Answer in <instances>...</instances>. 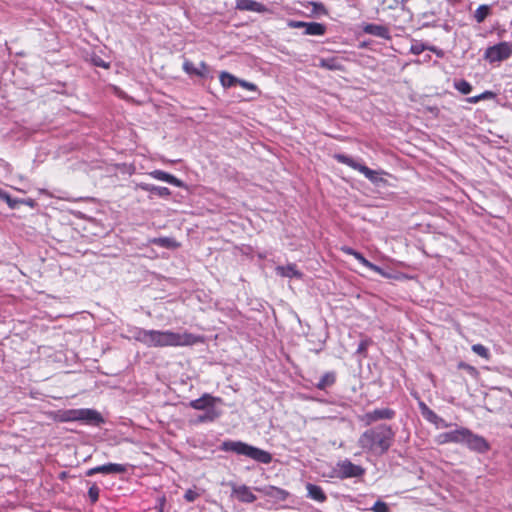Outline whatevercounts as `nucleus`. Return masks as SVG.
<instances>
[{
  "label": "nucleus",
  "mask_w": 512,
  "mask_h": 512,
  "mask_svg": "<svg viewBox=\"0 0 512 512\" xmlns=\"http://www.w3.org/2000/svg\"><path fill=\"white\" fill-rule=\"evenodd\" d=\"M394 438L395 431L392 426L379 424L364 431L358 439V445L363 450L383 455L392 446Z\"/></svg>",
  "instance_id": "nucleus-1"
},
{
  "label": "nucleus",
  "mask_w": 512,
  "mask_h": 512,
  "mask_svg": "<svg viewBox=\"0 0 512 512\" xmlns=\"http://www.w3.org/2000/svg\"><path fill=\"white\" fill-rule=\"evenodd\" d=\"M439 442L464 444L473 452L484 454L491 448L489 442L478 434L473 433L470 429L461 427L459 429L441 433Z\"/></svg>",
  "instance_id": "nucleus-2"
},
{
  "label": "nucleus",
  "mask_w": 512,
  "mask_h": 512,
  "mask_svg": "<svg viewBox=\"0 0 512 512\" xmlns=\"http://www.w3.org/2000/svg\"><path fill=\"white\" fill-rule=\"evenodd\" d=\"M219 449L223 452H233L237 455L246 456L262 464H269L273 459L270 452L240 440H225L221 443Z\"/></svg>",
  "instance_id": "nucleus-3"
},
{
  "label": "nucleus",
  "mask_w": 512,
  "mask_h": 512,
  "mask_svg": "<svg viewBox=\"0 0 512 512\" xmlns=\"http://www.w3.org/2000/svg\"><path fill=\"white\" fill-rule=\"evenodd\" d=\"M196 342L191 333H176L172 331L150 330L148 347L184 346Z\"/></svg>",
  "instance_id": "nucleus-4"
},
{
  "label": "nucleus",
  "mask_w": 512,
  "mask_h": 512,
  "mask_svg": "<svg viewBox=\"0 0 512 512\" xmlns=\"http://www.w3.org/2000/svg\"><path fill=\"white\" fill-rule=\"evenodd\" d=\"M334 159L341 163L349 166L350 168L359 171L362 173L371 183H373L376 186H385L387 185V180L381 177V175L387 174L383 170H373L370 169L365 164L360 163L359 161L355 160L354 158L342 154V153H336L334 154Z\"/></svg>",
  "instance_id": "nucleus-5"
},
{
  "label": "nucleus",
  "mask_w": 512,
  "mask_h": 512,
  "mask_svg": "<svg viewBox=\"0 0 512 512\" xmlns=\"http://www.w3.org/2000/svg\"><path fill=\"white\" fill-rule=\"evenodd\" d=\"M333 473L336 478L344 480L362 477L365 474V469L361 465L354 464L350 460L345 459L336 464Z\"/></svg>",
  "instance_id": "nucleus-6"
},
{
  "label": "nucleus",
  "mask_w": 512,
  "mask_h": 512,
  "mask_svg": "<svg viewBox=\"0 0 512 512\" xmlns=\"http://www.w3.org/2000/svg\"><path fill=\"white\" fill-rule=\"evenodd\" d=\"M512 54L511 42H499L493 46H489L484 53V59L490 63L501 62L508 59Z\"/></svg>",
  "instance_id": "nucleus-7"
},
{
  "label": "nucleus",
  "mask_w": 512,
  "mask_h": 512,
  "mask_svg": "<svg viewBox=\"0 0 512 512\" xmlns=\"http://www.w3.org/2000/svg\"><path fill=\"white\" fill-rule=\"evenodd\" d=\"M287 26L293 29L303 28L304 35L310 36H323L327 31L326 25L318 22H305L291 19L288 20Z\"/></svg>",
  "instance_id": "nucleus-8"
},
{
  "label": "nucleus",
  "mask_w": 512,
  "mask_h": 512,
  "mask_svg": "<svg viewBox=\"0 0 512 512\" xmlns=\"http://www.w3.org/2000/svg\"><path fill=\"white\" fill-rule=\"evenodd\" d=\"M223 400L220 397H215L209 393H204L201 397L191 400L188 406L195 410H201L204 412L212 410H218L216 404L222 403Z\"/></svg>",
  "instance_id": "nucleus-9"
},
{
  "label": "nucleus",
  "mask_w": 512,
  "mask_h": 512,
  "mask_svg": "<svg viewBox=\"0 0 512 512\" xmlns=\"http://www.w3.org/2000/svg\"><path fill=\"white\" fill-rule=\"evenodd\" d=\"M231 497H235L240 503L250 504L257 500V496L252 492V489L243 484L237 485L234 482H230Z\"/></svg>",
  "instance_id": "nucleus-10"
},
{
  "label": "nucleus",
  "mask_w": 512,
  "mask_h": 512,
  "mask_svg": "<svg viewBox=\"0 0 512 512\" xmlns=\"http://www.w3.org/2000/svg\"><path fill=\"white\" fill-rule=\"evenodd\" d=\"M78 421L90 425L99 427L105 423V419L100 412L91 408H80L78 413Z\"/></svg>",
  "instance_id": "nucleus-11"
},
{
  "label": "nucleus",
  "mask_w": 512,
  "mask_h": 512,
  "mask_svg": "<svg viewBox=\"0 0 512 512\" xmlns=\"http://www.w3.org/2000/svg\"><path fill=\"white\" fill-rule=\"evenodd\" d=\"M396 412L391 408H377L372 411L366 412L363 415L362 421L366 425H370L379 420H391L395 417Z\"/></svg>",
  "instance_id": "nucleus-12"
},
{
  "label": "nucleus",
  "mask_w": 512,
  "mask_h": 512,
  "mask_svg": "<svg viewBox=\"0 0 512 512\" xmlns=\"http://www.w3.org/2000/svg\"><path fill=\"white\" fill-rule=\"evenodd\" d=\"M418 407L422 417L435 425L437 428H446L448 427L447 422L438 416L432 409H430L423 401L418 402Z\"/></svg>",
  "instance_id": "nucleus-13"
},
{
  "label": "nucleus",
  "mask_w": 512,
  "mask_h": 512,
  "mask_svg": "<svg viewBox=\"0 0 512 512\" xmlns=\"http://www.w3.org/2000/svg\"><path fill=\"white\" fill-rule=\"evenodd\" d=\"M149 175L156 180L164 181L166 183H169V184L179 187V188L188 189V186L185 182H183L181 179L175 177L174 175H172L166 171L153 170V171L149 172Z\"/></svg>",
  "instance_id": "nucleus-14"
},
{
  "label": "nucleus",
  "mask_w": 512,
  "mask_h": 512,
  "mask_svg": "<svg viewBox=\"0 0 512 512\" xmlns=\"http://www.w3.org/2000/svg\"><path fill=\"white\" fill-rule=\"evenodd\" d=\"M137 188L149 193V198L158 196L159 198L167 199L171 195V191L167 187L156 186L149 183L140 182L137 184Z\"/></svg>",
  "instance_id": "nucleus-15"
},
{
  "label": "nucleus",
  "mask_w": 512,
  "mask_h": 512,
  "mask_svg": "<svg viewBox=\"0 0 512 512\" xmlns=\"http://www.w3.org/2000/svg\"><path fill=\"white\" fill-rule=\"evenodd\" d=\"M362 30L364 33L373 35L385 40L391 39L390 30L385 25H379L375 23H365L362 26Z\"/></svg>",
  "instance_id": "nucleus-16"
},
{
  "label": "nucleus",
  "mask_w": 512,
  "mask_h": 512,
  "mask_svg": "<svg viewBox=\"0 0 512 512\" xmlns=\"http://www.w3.org/2000/svg\"><path fill=\"white\" fill-rule=\"evenodd\" d=\"M276 274L281 277L286 278H296L303 279L304 274L300 270L297 269V265L295 263H289L286 266H277L275 268Z\"/></svg>",
  "instance_id": "nucleus-17"
},
{
  "label": "nucleus",
  "mask_w": 512,
  "mask_h": 512,
  "mask_svg": "<svg viewBox=\"0 0 512 512\" xmlns=\"http://www.w3.org/2000/svg\"><path fill=\"white\" fill-rule=\"evenodd\" d=\"M236 8L242 11H253L258 13L267 11L264 4L254 0H236Z\"/></svg>",
  "instance_id": "nucleus-18"
},
{
  "label": "nucleus",
  "mask_w": 512,
  "mask_h": 512,
  "mask_svg": "<svg viewBox=\"0 0 512 512\" xmlns=\"http://www.w3.org/2000/svg\"><path fill=\"white\" fill-rule=\"evenodd\" d=\"M256 491L263 492L266 496H269L271 498H275L279 501H285L287 497L289 496V492H287L284 489L275 487V486H268L265 488H254Z\"/></svg>",
  "instance_id": "nucleus-19"
},
{
  "label": "nucleus",
  "mask_w": 512,
  "mask_h": 512,
  "mask_svg": "<svg viewBox=\"0 0 512 512\" xmlns=\"http://www.w3.org/2000/svg\"><path fill=\"white\" fill-rule=\"evenodd\" d=\"M149 243L169 250H175L180 247V243L173 237H155L149 239Z\"/></svg>",
  "instance_id": "nucleus-20"
},
{
  "label": "nucleus",
  "mask_w": 512,
  "mask_h": 512,
  "mask_svg": "<svg viewBox=\"0 0 512 512\" xmlns=\"http://www.w3.org/2000/svg\"><path fill=\"white\" fill-rule=\"evenodd\" d=\"M222 415L221 410H212L204 412L202 414L197 415L194 419L191 420V423L194 425L202 424V423H211L216 421Z\"/></svg>",
  "instance_id": "nucleus-21"
},
{
  "label": "nucleus",
  "mask_w": 512,
  "mask_h": 512,
  "mask_svg": "<svg viewBox=\"0 0 512 512\" xmlns=\"http://www.w3.org/2000/svg\"><path fill=\"white\" fill-rule=\"evenodd\" d=\"M127 466L125 464L118 463H106L104 465L97 466L98 473L102 474H123L127 472Z\"/></svg>",
  "instance_id": "nucleus-22"
},
{
  "label": "nucleus",
  "mask_w": 512,
  "mask_h": 512,
  "mask_svg": "<svg viewBox=\"0 0 512 512\" xmlns=\"http://www.w3.org/2000/svg\"><path fill=\"white\" fill-rule=\"evenodd\" d=\"M306 489H307V496L309 498H311L317 502H320V503H323L327 500V496L320 486H318L316 484H312V483H307Z\"/></svg>",
  "instance_id": "nucleus-23"
},
{
  "label": "nucleus",
  "mask_w": 512,
  "mask_h": 512,
  "mask_svg": "<svg viewBox=\"0 0 512 512\" xmlns=\"http://www.w3.org/2000/svg\"><path fill=\"white\" fill-rule=\"evenodd\" d=\"M336 378L337 375L335 371L325 372L319 381L315 384V387L319 390H326L336 383Z\"/></svg>",
  "instance_id": "nucleus-24"
},
{
  "label": "nucleus",
  "mask_w": 512,
  "mask_h": 512,
  "mask_svg": "<svg viewBox=\"0 0 512 512\" xmlns=\"http://www.w3.org/2000/svg\"><path fill=\"white\" fill-rule=\"evenodd\" d=\"M0 200L6 202L10 209H18L20 207L18 198L12 197L8 191L2 188H0Z\"/></svg>",
  "instance_id": "nucleus-25"
},
{
  "label": "nucleus",
  "mask_w": 512,
  "mask_h": 512,
  "mask_svg": "<svg viewBox=\"0 0 512 512\" xmlns=\"http://www.w3.org/2000/svg\"><path fill=\"white\" fill-rule=\"evenodd\" d=\"M490 14L491 7L487 4H482L476 9L474 19L477 23H483Z\"/></svg>",
  "instance_id": "nucleus-26"
},
{
  "label": "nucleus",
  "mask_w": 512,
  "mask_h": 512,
  "mask_svg": "<svg viewBox=\"0 0 512 512\" xmlns=\"http://www.w3.org/2000/svg\"><path fill=\"white\" fill-rule=\"evenodd\" d=\"M239 79L229 72L223 71L220 74V82L224 88H230L238 84Z\"/></svg>",
  "instance_id": "nucleus-27"
},
{
  "label": "nucleus",
  "mask_w": 512,
  "mask_h": 512,
  "mask_svg": "<svg viewBox=\"0 0 512 512\" xmlns=\"http://www.w3.org/2000/svg\"><path fill=\"white\" fill-rule=\"evenodd\" d=\"M149 333H150V330H146L143 328H134V330L132 331V337L136 341L147 346L148 341H149Z\"/></svg>",
  "instance_id": "nucleus-28"
},
{
  "label": "nucleus",
  "mask_w": 512,
  "mask_h": 512,
  "mask_svg": "<svg viewBox=\"0 0 512 512\" xmlns=\"http://www.w3.org/2000/svg\"><path fill=\"white\" fill-rule=\"evenodd\" d=\"M319 67L325 68L328 70H339L341 68V65L339 64L337 58L330 57V58H321L319 62Z\"/></svg>",
  "instance_id": "nucleus-29"
},
{
  "label": "nucleus",
  "mask_w": 512,
  "mask_h": 512,
  "mask_svg": "<svg viewBox=\"0 0 512 512\" xmlns=\"http://www.w3.org/2000/svg\"><path fill=\"white\" fill-rule=\"evenodd\" d=\"M196 76L202 79H212L213 75L211 67L208 64H206V62L201 61L199 66L197 67Z\"/></svg>",
  "instance_id": "nucleus-30"
},
{
  "label": "nucleus",
  "mask_w": 512,
  "mask_h": 512,
  "mask_svg": "<svg viewBox=\"0 0 512 512\" xmlns=\"http://www.w3.org/2000/svg\"><path fill=\"white\" fill-rule=\"evenodd\" d=\"M309 5L312 6L311 16L320 17L321 15H328V10L322 2L310 1Z\"/></svg>",
  "instance_id": "nucleus-31"
},
{
  "label": "nucleus",
  "mask_w": 512,
  "mask_h": 512,
  "mask_svg": "<svg viewBox=\"0 0 512 512\" xmlns=\"http://www.w3.org/2000/svg\"><path fill=\"white\" fill-rule=\"evenodd\" d=\"M454 88L463 95H468L473 90L472 85L465 79L455 81Z\"/></svg>",
  "instance_id": "nucleus-32"
},
{
  "label": "nucleus",
  "mask_w": 512,
  "mask_h": 512,
  "mask_svg": "<svg viewBox=\"0 0 512 512\" xmlns=\"http://www.w3.org/2000/svg\"><path fill=\"white\" fill-rule=\"evenodd\" d=\"M78 413L79 409L64 410L60 415V420L62 422L78 421Z\"/></svg>",
  "instance_id": "nucleus-33"
},
{
  "label": "nucleus",
  "mask_w": 512,
  "mask_h": 512,
  "mask_svg": "<svg viewBox=\"0 0 512 512\" xmlns=\"http://www.w3.org/2000/svg\"><path fill=\"white\" fill-rule=\"evenodd\" d=\"M428 45L429 44H427V43H423L421 41L414 40L410 47V53H412L413 55H419L422 52H424L425 50H428Z\"/></svg>",
  "instance_id": "nucleus-34"
},
{
  "label": "nucleus",
  "mask_w": 512,
  "mask_h": 512,
  "mask_svg": "<svg viewBox=\"0 0 512 512\" xmlns=\"http://www.w3.org/2000/svg\"><path fill=\"white\" fill-rule=\"evenodd\" d=\"M372 344V340L370 338H364L358 344L356 354H359L362 357H367V349Z\"/></svg>",
  "instance_id": "nucleus-35"
},
{
  "label": "nucleus",
  "mask_w": 512,
  "mask_h": 512,
  "mask_svg": "<svg viewBox=\"0 0 512 512\" xmlns=\"http://www.w3.org/2000/svg\"><path fill=\"white\" fill-rule=\"evenodd\" d=\"M90 61L91 63L96 66V67H101V68H104V69H109L110 68V62H106L105 60L102 59L101 56L93 53L90 57Z\"/></svg>",
  "instance_id": "nucleus-36"
},
{
  "label": "nucleus",
  "mask_w": 512,
  "mask_h": 512,
  "mask_svg": "<svg viewBox=\"0 0 512 512\" xmlns=\"http://www.w3.org/2000/svg\"><path fill=\"white\" fill-rule=\"evenodd\" d=\"M100 489L96 483H92L88 489V497L91 504H95L99 500Z\"/></svg>",
  "instance_id": "nucleus-37"
},
{
  "label": "nucleus",
  "mask_w": 512,
  "mask_h": 512,
  "mask_svg": "<svg viewBox=\"0 0 512 512\" xmlns=\"http://www.w3.org/2000/svg\"><path fill=\"white\" fill-rule=\"evenodd\" d=\"M472 351L485 359H489V357H490V352H489L488 348H486L482 344H474L472 346Z\"/></svg>",
  "instance_id": "nucleus-38"
},
{
  "label": "nucleus",
  "mask_w": 512,
  "mask_h": 512,
  "mask_svg": "<svg viewBox=\"0 0 512 512\" xmlns=\"http://www.w3.org/2000/svg\"><path fill=\"white\" fill-rule=\"evenodd\" d=\"M183 70L190 77L196 76L197 67L188 59H185L183 62Z\"/></svg>",
  "instance_id": "nucleus-39"
},
{
  "label": "nucleus",
  "mask_w": 512,
  "mask_h": 512,
  "mask_svg": "<svg viewBox=\"0 0 512 512\" xmlns=\"http://www.w3.org/2000/svg\"><path fill=\"white\" fill-rule=\"evenodd\" d=\"M373 512H390V508L387 503L381 500H377L371 508Z\"/></svg>",
  "instance_id": "nucleus-40"
},
{
  "label": "nucleus",
  "mask_w": 512,
  "mask_h": 512,
  "mask_svg": "<svg viewBox=\"0 0 512 512\" xmlns=\"http://www.w3.org/2000/svg\"><path fill=\"white\" fill-rule=\"evenodd\" d=\"M458 368L467 371L473 377H476L478 375L477 369L474 366H471L470 364H467L465 362H459Z\"/></svg>",
  "instance_id": "nucleus-41"
},
{
  "label": "nucleus",
  "mask_w": 512,
  "mask_h": 512,
  "mask_svg": "<svg viewBox=\"0 0 512 512\" xmlns=\"http://www.w3.org/2000/svg\"><path fill=\"white\" fill-rule=\"evenodd\" d=\"M199 496H200V493H198L197 491L188 489L184 494V499L187 502L191 503V502H194Z\"/></svg>",
  "instance_id": "nucleus-42"
},
{
  "label": "nucleus",
  "mask_w": 512,
  "mask_h": 512,
  "mask_svg": "<svg viewBox=\"0 0 512 512\" xmlns=\"http://www.w3.org/2000/svg\"><path fill=\"white\" fill-rule=\"evenodd\" d=\"M370 270L380 274L381 276L385 277V278H391V274L387 271H385L383 268H381L380 266L376 265V264H372L371 267H370Z\"/></svg>",
  "instance_id": "nucleus-43"
},
{
  "label": "nucleus",
  "mask_w": 512,
  "mask_h": 512,
  "mask_svg": "<svg viewBox=\"0 0 512 512\" xmlns=\"http://www.w3.org/2000/svg\"><path fill=\"white\" fill-rule=\"evenodd\" d=\"M355 259H357L363 266L367 267L368 269H370L371 265L373 264L368 259H366L364 255L360 252L355 253Z\"/></svg>",
  "instance_id": "nucleus-44"
},
{
  "label": "nucleus",
  "mask_w": 512,
  "mask_h": 512,
  "mask_svg": "<svg viewBox=\"0 0 512 512\" xmlns=\"http://www.w3.org/2000/svg\"><path fill=\"white\" fill-rule=\"evenodd\" d=\"M18 201H20V206L27 205L30 208H35L37 206V202L32 198H18Z\"/></svg>",
  "instance_id": "nucleus-45"
},
{
  "label": "nucleus",
  "mask_w": 512,
  "mask_h": 512,
  "mask_svg": "<svg viewBox=\"0 0 512 512\" xmlns=\"http://www.w3.org/2000/svg\"><path fill=\"white\" fill-rule=\"evenodd\" d=\"M495 97H496V93H494L493 91H489V90H486L483 93L478 95L479 101L493 99Z\"/></svg>",
  "instance_id": "nucleus-46"
},
{
  "label": "nucleus",
  "mask_w": 512,
  "mask_h": 512,
  "mask_svg": "<svg viewBox=\"0 0 512 512\" xmlns=\"http://www.w3.org/2000/svg\"><path fill=\"white\" fill-rule=\"evenodd\" d=\"M428 50L436 54V56L439 58H443L445 56L444 50L438 48L437 46L428 45Z\"/></svg>",
  "instance_id": "nucleus-47"
},
{
  "label": "nucleus",
  "mask_w": 512,
  "mask_h": 512,
  "mask_svg": "<svg viewBox=\"0 0 512 512\" xmlns=\"http://www.w3.org/2000/svg\"><path fill=\"white\" fill-rule=\"evenodd\" d=\"M238 84L241 85L242 87L248 89V90H252V91H256L257 90V86L255 84H253L251 82H247L245 80L239 79Z\"/></svg>",
  "instance_id": "nucleus-48"
},
{
  "label": "nucleus",
  "mask_w": 512,
  "mask_h": 512,
  "mask_svg": "<svg viewBox=\"0 0 512 512\" xmlns=\"http://www.w3.org/2000/svg\"><path fill=\"white\" fill-rule=\"evenodd\" d=\"M97 473H98L97 466H96V467H93V468H90V469H88V470L85 472L86 476H89V477H90V476H93V475H95V474H97Z\"/></svg>",
  "instance_id": "nucleus-49"
},
{
  "label": "nucleus",
  "mask_w": 512,
  "mask_h": 512,
  "mask_svg": "<svg viewBox=\"0 0 512 512\" xmlns=\"http://www.w3.org/2000/svg\"><path fill=\"white\" fill-rule=\"evenodd\" d=\"M343 250L347 254L353 255L354 257H355V253H359L358 251H356L355 249H353L351 247L344 248Z\"/></svg>",
  "instance_id": "nucleus-50"
},
{
  "label": "nucleus",
  "mask_w": 512,
  "mask_h": 512,
  "mask_svg": "<svg viewBox=\"0 0 512 512\" xmlns=\"http://www.w3.org/2000/svg\"><path fill=\"white\" fill-rule=\"evenodd\" d=\"M466 101H467L468 103H471V104L478 103V102H479L478 95H477V96H473V97H468V98L466 99Z\"/></svg>",
  "instance_id": "nucleus-51"
},
{
  "label": "nucleus",
  "mask_w": 512,
  "mask_h": 512,
  "mask_svg": "<svg viewBox=\"0 0 512 512\" xmlns=\"http://www.w3.org/2000/svg\"><path fill=\"white\" fill-rule=\"evenodd\" d=\"M430 26H435L434 24H431L430 22H424L422 24V27H430Z\"/></svg>",
  "instance_id": "nucleus-52"
},
{
  "label": "nucleus",
  "mask_w": 512,
  "mask_h": 512,
  "mask_svg": "<svg viewBox=\"0 0 512 512\" xmlns=\"http://www.w3.org/2000/svg\"><path fill=\"white\" fill-rule=\"evenodd\" d=\"M430 15H433V12H425L422 14V18L428 17Z\"/></svg>",
  "instance_id": "nucleus-53"
},
{
  "label": "nucleus",
  "mask_w": 512,
  "mask_h": 512,
  "mask_svg": "<svg viewBox=\"0 0 512 512\" xmlns=\"http://www.w3.org/2000/svg\"><path fill=\"white\" fill-rule=\"evenodd\" d=\"M366 46H367V43H366V42H363V43L361 44V47H366Z\"/></svg>",
  "instance_id": "nucleus-54"
},
{
  "label": "nucleus",
  "mask_w": 512,
  "mask_h": 512,
  "mask_svg": "<svg viewBox=\"0 0 512 512\" xmlns=\"http://www.w3.org/2000/svg\"><path fill=\"white\" fill-rule=\"evenodd\" d=\"M395 1H396V2H398V0H395ZM405 1H406V0H401V2H402V3H403V2H405Z\"/></svg>",
  "instance_id": "nucleus-55"
},
{
  "label": "nucleus",
  "mask_w": 512,
  "mask_h": 512,
  "mask_svg": "<svg viewBox=\"0 0 512 512\" xmlns=\"http://www.w3.org/2000/svg\"><path fill=\"white\" fill-rule=\"evenodd\" d=\"M497 2H498V0H494V2H493V3H494V4H496Z\"/></svg>",
  "instance_id": "nucleus-56"
}]
</instances>
